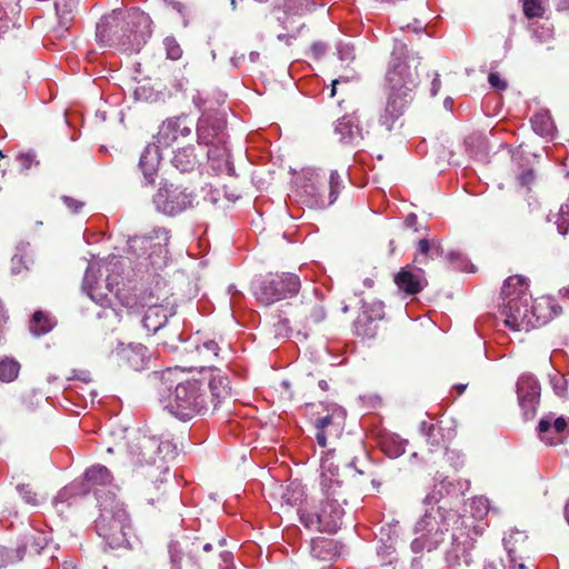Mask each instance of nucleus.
<instances>
[{"instance_id": "obj_58", "label": "nucleus", "mask_w": 569, "mask_h": 569, "mask_svg": "<svg viewBox=\"0 0 569 569\" xmlns=\"http://www.w3.org/2000/svg\"><path fill=\"white\" fill-rule=\"evenodd\" d=\"M313 322H320L326 318V311L322 306L318 305L316 306L310 315Z\"/></svg>"}, {"instance_id": "obj_21", "label": "nucleus", "mask_w": 569, "mask_h": 569, "mask_svg": "<svg viewBox=\"0 0 569 569\" xmlns=\"http://www.w3.org/2000/svg\"><path fill=\"white\" fill-rule=\"evenodd\" d=\"M335 133L343 144L358 146L363 139L362 129L359 126L358 117L355 113L346 114L337 120Z\"/></svg>"}, {"instance_id": "obj_9", "label": "nucleus", "mask_w": 569, "mask_h": 569, "mask_svg": "<svg viewBox=\"0 0 569 569\" xmlns=\"http://www.w3.org/2000/svg\"><path fill=\"white\" fill-rule=\"evenodd\" d=\"M177 453V446L171 440L148 436H142L137 449L131 450L137 463L151 467L148 476L156 478V481L169 472L168 462L173 460Z\"/></svg>"}, {"instance_id": "obj_48", "label": "nucleus", "mask_w": 569, "mask_h": 569, "mask_svg": "<svg viewBox=\"0 0 569 569\" xmlns=\"http://www.w3.org/2000/svg\"><path fill=\"white\" fill-rule=\"evenodd\" d=\"M436 429L437 428H436V426L433 423H429L427 421H422L420 423V432L426 437L427 441L431 446H439L440 445L439 439L435 435Z\"/></svg>"}, {"instance_id": "obj_26", "label": "nucleus", "mask_w": 569, "mask_h": 569, "mask_svg": "<svg viewBox=\"0 0 569 569\" xmlns=\"http://www.w3.org/2000/svg\"><path fill=\"white\" fill-rule=\"evenodd\" d=\"M395 282L398 288L407 295H416L420 292L426 286V280L422 271H411L408 268L401 269L395 277Z\"/></svg>"}, {"instance_id": "obj_39", "label": "nucleus", "mask_w": 569, "mask_h": 569, "mask_svg": "<svg viewBox=\"0 0 569 569\" xmlns=\"http://www.w3.org/2000/svg\"><path fill=\"white\" fill-rule=\"evenodd\" d=\"M313 3L310 0H284V13L288 16L301 17L309 12Z\"/></svg>"}, {"instance_id": "obj_22", "label": "nucleus", "mask_w": 569, "mask_h": 569, "mask_svg": "<svg viewBox=\"0 0 569 569\" xmlns=\"http://www.w3.org/2000/svg\"><path fill=\"white\" fill-rule=\"evenodd\" d=\"M161 146L153 142L148 144L141 153L139 168L143 173V178L147 184H152L158 172V168L161 161Z\"/></svg>"}, {"instance_id": "obj_32", "label": "nucleus", "mask_w": 569, "mask_h": 569, "mask_svg": "<svg viewBox=\"0 0 569 569\" xmlns=\"http://www.w3.org/2000/svg\"><path fill=\"white\" fill-rule=\"evenodd\" d=\"M445 250L439 240H427L421 239L418 242V254L416 257V261L418 263H423L428 258L433 259L437 257H442Z\"/></svg>"}, {"instance_id": "obj_23", "label": "nucleus", "mask_w": 569, "mask_h": 569, "mask_svg": "<svg viewBox=\"0 0 569 569\" xmlns=\"http://www.w3.org/2000/svg\"><path fill=\"white\" fill-rule=\"evenodd\" d=\"M206 386L211 395L209 403H211L214 409L231 397L229 378L221 371H212L210 373L209 381L206 382Z\"/></svg>"}, {"instance_id": "obj_25", "label": "nucleus", "mask_w": 569, "mask_h": 569, "mask_svg": "<svg viewBox=\"0 0 569 569\" xmlns=\"http://www.w3.org/2000/svg\"><path fill=\"white\" fill-rule=\"evenodd\" d=\"M122 362L136 371L143 370L149 360L148 349L141 343H130L117 351Z\"/></svg>"}, {"instance_id": "obj_27", "label": "nucleus", "mask_w": 569, "mask_h": 569, "mask_svg": "<svg viewBox=\"0 0 569 569\" xmlns=\"http://www.w3.org/2000/svg\"><path fill=\"white\" fill-rule=\"evenodd\" d=\"M86 491L94 490V493L99 496L98 487H107L112 482V476L107 467L97 465L88 468L83 475ZM103 499L102 497H98Z\"/></svg>"}, {"instance_id": "obj_42", "label": "nucleus", "mask_w": 569, "mask_h": 569, "mask_svg": "<svg viewBox=\"0 0 569 569\" xmlns=\"http://www.w3.org/2000/svg\"><path fill=\"white\" fill-rule=\"evenodd\" d=\"M558 232L565 236L569 229V196L567 202L560 207L558 218L556 220Z\"/></svg>"}, {"instance_id": "obj_6", "label": "nucleus", "mask_w": 569, "mask_h": 569, "mask_svg": "<svg viewBox=\"0 0 569 569\" xmlns=\"http://www.w3.org/2000/svg\"><path fill=\"white\" fill-rule=\"evenodd\" d=\"M167 408L171 415L183 421L206 413L209 408L206 381L196 378L178 381Z\"/></svg>"}, {"instance_id": "obj_36", "label": "nucleus", "mask_w": 569, "mask_h": 569, "mask_svg": "<svg viewBox=\"0 0 569 569\" xmlns=\"http://www.w3.org/2000/svg\"><path fill=\"white\" fill-rule=\"evenodd\" d=\"M527 539V536L521 531H515L509 535L508 538L503 539L505 547L508 551L509 558H510V567L509 569H529L525 563L517 562L515 559L516 553V542H523Z\"/></svg>"}, {"instance_id": "obj_50", "label": "nucleus", "mask_w": 569, "mask_h": 569, "mask_svg": "<svg viewBox=\"0 0 569 569\" xmlns=\"http://www.w3.org/2000/svg\"><path fill=\"white\" fill-rule=\"evenodd\" d=\"M338 57L342 62L352 61L355 58V48L350 43H339L337 46Z\"/></svg>"}, {"instance_id": "obj_4", "label": "nucleus", "mask_w": 569, "mask_h": 569, "mask_svg": "<svg viewBox=\"0 0 569 569\" xmlns=\"http://www.w3.org/2000/svg\"><path fill=\"white\" fill-rule=\"evenodd\" d=\"M529 284L521 276L509 277L501 289L500 315L505 326L512 331H529L532 329L530 319L531 295Z\"/></svg>"}, {"instance_id": "obj_37", "label": "nucleus", "mask_w": 569, "mask_h": 569, "mask_svg": "<svg viewBox=\"0 0 569 569\" xmlns=\"http://www.w3.org/2000/svg\"><path fill=\"white\" fill-rule=\"evenodd\" d=\"M20 368V363L16 359L3 358L0 361V381L6 383L14 381L19 376Z\"/></svg>"}, {"instance_id": "obj_34", "label": "nucleus", "mask_w": 569, "mask_h": 569, "mask_svg": "<svg viewBox=\"0 0 569 569\" xmlns=\"http://www.w3.org/2000/svg\"><path fill=\"white\" fill-rule=\"evenodd\" d=\"M408 441L398 435L386 436L381 442L382 450L390 458H398L406 451Z\"/></svg>"}, {"instance_id": "obj_63", "label": "nucleus", "mask_w": 569, "mask_h": 569, "mask_svg": "<svg viewBox=\"0 0 569 569\" xmlns=\"http://www.w3.org/2000/svg\"><path fill=\"white\" fill-rule=\"evenodd\" d=\"M176 546H177V543H173V542L170 543V546H169L171 561L174 566L180 563V557L176 553Z\"/></svg>"}, {"instance_id": "obj_29", "label": "nucleus", "mask_w": 569, "mask_h": 569, "mask_svg": "<svg viewBox=\"0 0 569 569\" xmlns=\"http://www.w3.org/2000/svg\"><path fill=\"white\" fill-rule=\"evenodd\" d=\"M530 121L531 127L537 134L543 138L553 137L556 126L548 110L541 109L535 112Z\"/></svg>"}, {"instance_id": "obj_5", "label": "nucleus", "mask_w": 569, "mask_h": 569, "mask_svg": "<svg viewBox=\"0 0 569 569\" xmlns=\"http://www.w3.org/2000/svg\"><path fill=\"white\" fill-rule=\"evenodd\" d=\"M100 515L96 520L97 533L111 548L127 545L131 529L129 515L114 493L109 491L104 499H99Z\"/></svg>"}, {"instance_id": "obj_49", "label": "nucleus", "mask_w": 569, "mask_h": 569, "mask_svg": "<svg viewBox=\"0 0 569 569\" xmlns=\"http://www.w3.org/2000/svg\"><path fill=\"white\" fill-rule=\"evenodd\" d=\"M22 499L32 506L39 505L38 495L31 489L29 485H20L17 487Z\"/></svg>"}, {"instance_id": "obj_44", "label": "nucleus", "mask_w": 569, "mask_h": 569, "mask_svg": "<svg viewBox=\"0 0 569 569\" xmlns=\"http://www.w3.org/2000/svg\"><path fill=\"white\" fill-rule=\"evenodd\" d=\"M545 9L539 0H525L523 1V13L528 18H540L542 17Z\"/></svg>"}, {"instance_id": "obj_62", "label": "nucleus", "mask_w": 569, "mask_h": 569, "mask_svg": "<svg viewBox=\"0 0 569 569\" xmlns=\"http://www.w3.org/2000/svg\"><path fill=\"white\" fill-rule=\"evenodd\" d=\"M276 332L278 335H281V333H284V335H288V331H289V327H288V320L286 319H280L278 321V323L276 325Z\"/></svg>"}, {"instance_id": "obj_28", "label": "nucleus", "mask_w": 569, "mask_h": 569, "mask_svg": "<svg viewBox=\"0 0 569 569\" xmlns=\"http://www.w3.org/2000/svg\"><path fill=\"white\" fill-rule=\"evenodd\" d=\"M471 545L469 541L465 540L460 542L458 537L452 533V547L446 555V560L449 566H469L471 563V553H470Z\"/></svg>"}, {"instance_id": "obj_51", "label": "nucleus", "mask_w": 569, "mask_h": 569, "mask_svg": "<svg viewBox=\"0 0 569 569\" xmlns=\"http://www.w3.org/2000/svg\"><path fill=\"white\" fill-rule=\"evenodd\" d=\"M17 161H18V164L20 167V170L21 171H27L29 170L34 163H37L36 161V154L32 153V152H27V153H20L18 157H17Z\"/></svg>"}, {"instance_id": "obj_35", "label": "nucleus", "mask_w": 569, "mask_h": 569, "mask_svg": "<svg viewBox=\"0 0 569 569\" xmlns=\"http://www.w3.org/2000/svg\"><path fill=\"white\" fill-rule=\"evenodd\" d=\"M335 542L331 539L318 538L312 540L310 552L312 557L321 560H330L333 553Z\"/></svg>"}, {"instance_id": "obj_55", "label": "nucleus", "mask_w": 569, "mask_h": 569, "mask_svg": "<svg viewBox=\"0 0 569 569\" xmlns=\"http://www.w3.org/2000/svg\"><path fill=\"white\" fill-rule=\"evenodd\" d=\"M181 371L178 368H168L166 371L162 372L161 379L164 383H173L176 381V376L180 373Z\"/></svg>"}, {"instance_id": "obj_52", "label": "nucleus", "mask_w": 569, "mask_h": 569, "mask_svg": "<svg viewBox=\"0 0 569 569\" xmlns=\"http://www.w3.org/2000/svg\"><path fill=\"white\" fill-rule=\"evenodd\" d=\"M77 492V485L71 483L70 486L64 487L62 490L59 491L58 496L54 498V502H64L70 497H72Z\"/></svg>"}, {"instance_id": "obj_20", "label": "nucleus", "mask_w": 569, "mask_h": 569, "mask_svg": "<svg viewBox=\"0 0 569 569\" xmlns=\"http://www.w3.org/2000/svg\"><path fill=\"white\" fill-rule=\"evenodd\" d=\"M176 313L174 306L169 301L149 305L142 318V326L148 332L156 333Z\"/></svg>"}, {"instance_id": "obj_7", "label": "nucleus", "mask_w": 569, "mask_h": 569, "mask_svg": "<svg viewBox=\"0 0 569 569\" xmlns=\"http://www.w3.org/2000/svg\"><path fill=\"white\" fill-rule=\"evenodd\" d=\"M147 21L148 17L138 10H113L98 22L97 39L103 46L124 47L132 41V37H137L133 28Z\"/></svg>"}, {"instance_id": "obj_56", "label": "nucleus", "mask_w": 569, "mask_h": 569, "mask_svg": "<svg viewBox=\"0 0 569 569\" xmlns=\"http://www.w3.org/2000/svg\"><path fill=\"white\" fill-rule=\"evenodd\" d=\"M371 311L372 313L369 316V319H381L383 317V303L380 301L373 302L371 306Z\"/></svg>"}, {"instance_id": "obj_19", "label": "nucleus", "mask_w": 569, "mask_h": 569, "mask_svg": "<svg viewBox=\"0 0 569 569\" xmlns=\"http://www.w3.org/2000/svg\"><path fill=\"white\" fill-rule=\"evenodd\" d=\"M530 319L532 322V329L539 326L546 325L553 317L561 313V307L558 305L555 298L543 296L530 302Z\"/></svg>"}, {"instance_id": "obj_14", "label": "nucleus", "mask_w": 569, "mask_h": 569, "mask_svg": "<svg viewBox=\"0 0 569 569\" xmlns=\"http://www.w3.org/2000/svg\"><path fill=\"white\" fill-rule=\"evenodd\" d=\"M226 119L220 112L203 113L198 121V143L207 147L224 142Z\"/></svg>"}, {"instance_id": "obj_31", "label": "nucleus", "mask_w": 569, "mask_h": 569, "mask_svg": "<svg viewBox=\"0 0 569 569\" xmlns=\"http://www.w3.org/2000/svg\"><path fill=\"white\" fill-rule=\"evenodd\" d=\"M279 496L281 501V507H293L300 503L305 497L303 487L298 482H290L287 486L279 487Z\"/></svg>"}, {"instance_id": "obj_53", "label": "nucleus", "mask_w": 569, "mask_h": 569, "mask_svg": "<svg viewBox=\"0 0 569 569\" xmlns=\"http://www.w3.org/2000/svg\"><path fill=\"white\" fill-rule=\"evenodd\" d=\"M77 0H54V7L58 12L68 13L76 6Z\"/></svg>"}, {"instance_id": "obj_18", "label": "nucleus", "mask_w": 569, "mask_h": 569, "mask_svg": "<svg viewBox=\"0 0 569 569\" xmlns=\"http://www.w3.org/2000/svg\"><path fill=\"white\" fill-rule=\"evenodd\" d=\"M322 184L319 174L315 170L305 171L297 186V192L301 201L310 207L323 206L326 200Z\"/></svg>"}, {"instance_id": "obj_12", "label": "nucleus", "mask_w": 569, "mask_h": 569, "mask_svg": "<svg viewBox=\"0 0 569 569\" xmlns=\"http://www.w3.org/2000/svg\"><path fill=\"white\" fill-rule=\"evenodd\" d=\"M169 231L164 228H154L150 233L129 239L128 244L132 252L146 256L150 264L161 268L167 262Z\"/></svg>"}, {"instance_id": "obj_24", "label": "nucleus", "mask_w": 569, "mask_h": 569, "mask_svg": "<svg viewBox=\"0 0 569 569\" xmlns=\"http://www.w3.org/2000/svg\"><path fill=\"white\" fill-rule=\"evenodd\" d=\"M207 154L213 170L229 176L234 173V167L227 146V137L224 138V142L209 146Z\"/></svg>"}, {"instance_id": "obj_17", "label": "nucleus", "mask_w": 569, "mask_h": 569, "mask_svg": "<svg viewBox=\"0 0 569 569\" xmlns=\"http://www.w3.org/2000/svg\"><path fill=\"white\" fill-rule=\"evenodd\" d=\"M537 431L540 440L548 446L560 445L569 437L568 421L552 413L540 419Z\"/></svg>"}, {"instance_id": "obj_60", "label": "nucleus", "mask_w": 569, "mask_h": 569, "mask_svg": "<svg viewBox=\"0 0 569 569\" xmlns=\"http://www.w3.org/2000/svg\"><path fill=\"white\" fill-rule=\"evenodd\" d=\"M327 50V46L322 42H316L311 47V52L315 58H320Z\"/></svg>"}, {"instance_id": "obj_1", "label": "nucleus", "mask_w": 569, "mask_h": 569, "mask_svg": "<svg viewBox=\"0 0 569 569\" xmlns=\"http://www.w3.org/2000/svg\"><path fill=\"white\" fill-rule=\"evenodd\" d=\"M347 497L339 479L338 468L322 465L320 498L310 508H300L301 523L310 530L335 533L342 523Z\"/></svg>"}, {"instance_id": "obj_33", "label": "nucleus", "mask_w": 569, "mask_h": 569, "mask_svg": "<svg viewBox=\"0 0 569 569\" xmlns=\"http://www.w3.org/2000/svg\"><path fill=\"white\" fill-rule=\"evenodd\" d=\"M174 168L181 172L192 171L197 164V157L193 152V148L187 147L179 149L174 152L171 160Z\"/></svg>"}, {"instance_id": "obj_15", "label": "nucleus", "mask_w": 569, "mask_h": 569, "mask_svg": "<svg viewBox=\"0 0 569 569\" xmlns=\"http://www.w3.org/2000/svg\"><path fill=\"white\" fill-rule=\"evenodd\" d=\"M193 122L187 116L169 118L161 123L154 137L156 143L162 148L170 147L179 137H188L192 132Z\"/></svg>"}, {"instance_id": "obj_45", "label": "nucleus", "mask_w": 569, "mask_h": 569, "mask_svg": "<svg viewBox=\"0 0 569 569\" xmlns=\"http://www.w3.org/2000/svg\"><path fill=\"white\" fill-rule=\"evenodd\" d=\"M329 187L330 191L328 203L331 204L336 201L338 193L342 187L341 178L339 173L335 170L330 172Z\"/></svg>"}, {"instance_id": "obj_64", "label": "nucleus", "mask_w": 569, "mask_h": 569, "mask_svg": "<svg viewBox=\"0 0 569 569\" xmlns=\"http://www.w3.org/2000/svg\"><path fill=\"white\" fill-rule=\"evenodd\" d=\"M440 87H441V81L439 79V74L436 73V76L431 82V94L436 96L438 93V91L440 90Z\"/></svg>"}, {"instance_id": "obj_40", "label": "nucleus", "mask_w": 569, "mask_h": 569, "mask_svg": "<svg viewBox=\"0 0 569 569\" xmlns=\"http://www.w3.org/2000/svg\"><path fill=\"white\" fill-rule=\"evenodd\" d=\"M219 346L214 340H206L201 345L196 346V351L203 361H212L219 355Z\"/></svg>"}, {"instance_id": "obj_13", "label": "nucleus", "mask_w": 569, "mask_h": 569, "mask_svg": "<svg viewBox=\"0 0 569 569\" xmlns=\"http://www.w3.org/2000/svg\"><path fill=\"white\" fill-rule=\"evenodd\" d=\"M194 194L187 188L172 183L160 187L153 196L157 210L166 214H177L193 206Z\"/></svg>"}, {"instance_id": "obj_16", "label": "nucleus", "mask_w": 569, "mask_h": 569, "mask_svg": "<svg viewBox=\"0 0 569 569\" xmlns=\"http://www.w3.org/2000/svg\"><path fill=\"white\" fill-rule=\"evenodd\" d=\"M519 406L526 419L535 416L540 398V385L531 375H522L517 382Z\"/></svg>"}, {"instance_id": "obj_41", "label": "nucleus", "mask_w": 569, "mask_h": 569, "mask_svg": "<svg viewBox=\"0 0 569 569\" xmlns=\"http://www.w3.org/2000/svg\"><path fill=\"white\" fill-rule=\"evenodd\" d=\"M489 500L486 497H475L470 502V511L473 518L483 519L489 512Z\"/></svg>"}, {"instance_id": "obj_61", "label": "nucleus", "mask_w": 569, "mask_h": 569, "mask_svg": "<svg viewBox=\"0 0 569 569\" xmlns=\"http://www.w3.org/2000/svg\"><path fill=\"white\" fill-rule=\"evenodd\" d=\"M223 565H220L221 569H232V555L230 552H222L220 555Z\"/></svg>"}, {"instance_id": "obj_43", "label": "nucleus", "mask_w": 569, "mask_h": 569, "mask_svg": "<svg viewBox=\"0 0 569 569\" xmlns=\"http://www.w3.org/2000/svg\"><path fill=\"white\" fill-rule=\"evenodd\" d=\"M167 57L171 60H178L182 56V49L173 37H167L163 40Z\"/></svg>"}, {"instance_id": "obj_47", "label": "nucleus", "mask_w": 569, "mask_h": 569, "mask_svg": "<svg viewBox=\"0 0 569 569\" xmlns=\"http://www.w3.org/2000/svg\"><path fill=\"white\" fill-rule=\"evenodd\" d=\"M550 383L557 396L562 398L566 397L568 383L562 375L556 372L553 376L550 377Z\"/></svg>"}, {"instance_id": "obj_59", "label": "nucleus", "mask_w": 569, "mask_h": 569, "mask_svg": "<svg viewBox=\"0 0 569 569\" xmlns=\"http://www.w3.org/2000/svg\"><path fill=\"white\" fill-rule=\"evenodd\" d=\"M350 79H353V76H351V77H349V76H347V77L341 76V77L332 80V84H331L332 88H331L330 97H335V94L337 92V86L338 84L348 83L350 81Z\"/></svg>"}, {"instance_id": "obj_8", "label": "nucleus", "mask_w": 569, "mask_h": 569, "mask_svg": "<svg viewBox=\"0 0 569 569\" xmlns=\"http://www.w3.org/2000/svg\"><path fill=\"white\" fill-rule=\"evenodd\" d=\"M459 520L456 511H442L440 508L436 512L427 511L415 526V539L411 542V550L415 553L422 551H432L445 540L451 523Z\"/></svg>"}, {"instance_id": "obj_30", "label": "nucleus", "mask_w": 569, "mask_h": 569, "mask_svg": "<svg viewBox=\"0 0 569 569\" xmlns=\"http://www.w3.org/2000/svg\"><path fill=\"white\" fill-rule=\"evenodd\" d=\"M340 425L341 422H335V415H327L318 418L315 421V427L317 429L316 440L318 445L325 448L327 446V437L332 435V432L338 433Z\"/></svg>"}, {"instance_id": "obj_54", "label": "nucleus", "mask_w": 569, "mask_h": 569, "mask_svg": "<svg viewBox=\"0 0 569 569\" xmlns=\"http://www.w3.org/2000/svg\"><path fill=\"white\" fill-rule=\"evenodd\" d=\"M488 81L492 88L498 90H505L507 88V82L500 78V76L496 72H491L488 77Z\"/></svg>"}, {"instance_id": "obj_10", "label": "nucleus", "mask_w": 569, "mask_h": 569, "mask_svg": "<svg viewBox=\"0 0 569 569\" xmlns=\"http://www.w3.org/2000/svg\"><path fill=\"white\" fill-rule=\"evenodd\" d=\"M301 287L300 278L292 272L269 273L257 280L253 293L258 301L270 306L298 295Z\"/></svg>"}, {"instance_id": "obj_2", "label": "nucleus", "mask_w": 569, "mask_h": 569, "mask_svg": "<svg viewBox=\"0 0 569 569\" xmlns=\"http://www.w3.org/2000/svg\"><path fill=\"white\" fill-rule=\"evenodd\" d=\"M406 46L396 44L390 67L387 72L389 96L383 113L380 116L381 126L390 131L396 120L402 114L411 100V93L418 86V73L405 60Z\"/></svg>"}, {"instance_id": "obj_3", "label": "nucleus", "mask_w": 569, "mask_h": 569, "mask_svg": "<svg viewBox=\"0 0 569 569\" xmlns=\"http://www.w3.org/2000/svg\"><path fill=\"white\" fill-rule=\"evenodd\" d=\"M406 46L396 44L390 67L387 72L389 96L383 113L380 116L381 126L390 131L396 120L402 114L411 100V93L418 86V73L405 60Z\"/></svg>"}, {"instance_id": "obj_38", "label": "nucleus", "mask_w": 569, "mask_h": 569, "mask_svg": "<svg viewBox=\"0 0 569 569\" xmlns=\"http://www.w3.org/2000/svg\"><path fill=\"white\" fill-rule=\"evenodd\" d=\"M53 328L52 320L47 317L42 311L34 312L30 322V331L34 336L46 335Z\"/></svg>"}, {"instance_id": "obj_46", "label": "nucleus", "mask_w": 569, "mask_h": 569, "mask_svg": "<svg viewBox=\"0 0 569 569\" xmlns=\"http://www.w3.org/2000/svg\"><path fill=\"white\" fill-rule=\"evenodd\" d=\"M31 261V259L28 257L27 253H16L11 259V272L13 274H19L22 272V270L28 269V263Z\"/></svg>"}, {"instance_id": "obj_57", "label": "nucleus", "mask_w": 569, "mask_h": 569, "mask_svg": "<svg viewBox=\"0 0 569 569\" xmlns=\"http://www.w3.org/2000/svg\"><path fill=\"white\" fill-rule=\"evenodd\" d=\"M62 200L72 212H78V210L83 207V203L81 201H78L67 196L62 197Z\"/></svg>"}, {"instance_id": "obj_11", "label": "nucleus", "mask_w": 569, "mask_h": 569, "mask_svg": "<svg viewBox=\"0 0 569 569\" xmlns=\"http://www.w3.org/2000/svg\"><path fill=\"white\" fill-rule=\"evenodd\" d=\"M113 286L114 281L109 276L106 280V289L108 292L103 291L102 288L98 286L94 267L90 264L87 268L82 289L87 292L90 299L101 308V311L97 312V317L99 319H106L104 326L107 328L114 327L121 320L120 311L112 306V296L114 292ZM116 296L117 292L114 293V297Z\"/></svg>"}]
</instances>
